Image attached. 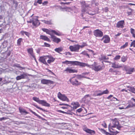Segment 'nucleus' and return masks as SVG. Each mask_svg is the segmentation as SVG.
I'll return each mask as SVG.
<instances>
[{
  "instance_id": "nucleus-1",
  "label": "nucleus",
  "mask_w": 135,
  "mask_h": 135,
  "mask_svg": "<svg viewBox=\"0 0 135 135\" xmlns=\"http://www.w3.org/2000/svg\"><path fill=\"white\" fill-rule=\"evenodd\" d=\"M109 124H111V128L116 127L119 130H120V128L122 127V126L119 125V122L116 118L113 119L112 123H110Z\"/></svg>"
},
{
  "instance_id": "nucleus-2",
  "label": "nucleus",
  "mask_w": 135,
  "mask_h": 135,
  "mask_svg": "<svg viewBox=\"0 0 135 135\" xmlns=\"http://www.w3.org/2000/svg\"><path fill=\"white\" fill-rule=\"evenodd\" d=\"M90 68H92L95 71H98L102 70L104 68V66H101L95 62L91 65H90Z\"/></svg>"
},
{
  "instance_id": "nucleus-3",
  "label": "nucleus",
  "mask_w": 135,
  "mask_h": 135,
  "mask_svg": "<svg viewBox=\"0 0 135 135\" xmlns=\"http://www.w3.org/2000/svg\"><path fill=\"white\" fill-rule=\"evenodd\" d=\"M33 99L38 103L39 104H41L43 106L49 107L50 104L47 103L45 100H40L39 98L36 97H33Z\"/></svg>"
},
{
  "instance_id": "nucleus-4",
  "label": "nucleus",
  "mask_w": 135,
  "mask_h": 135,
  "mask_svg": "<svg viewBox=\"0 0 135 135\" xmlns=\"http://www.w3.org/2000/svg\"><path fill=\"white\" fill-rule=\"evenodd\" d=\"M82 7V11L83 12H86V13H88L91 15H93L95 14L93 13H90L89 12L87 11V9L88 8L89 6L88 4H86L85 2L83 1L81 2Z\"/></svg>"
},
{
  "instance_id": "nucleus-5",
  "label": "nucleus",
  "mask_w": 135,
  "mask_h": 135,
  "mask_svg": "<svg viewBox=\"0 0 135 135\" xmlns=\"http://www.w3.org/2000/svg\"><path fill=\"white\" fill-rule=\"evenodd\" d=\"M38 17L37 16H32V25L36 27L38 26L40 23L38 20Z\"/></svg>"
},
{
  "instance_id": "nucleus-6",
  "label": "nucleus",
  "mask_w": 135,
  "mask_h": 135,
  "mask_svg": "<svg viewBox=\"0 0 135 135\" xmlns=\"http://www.w3.org/2000/svg\"><path fill=\"white\" fill-rule=\"evenodd\" d=\"M70 81L73 85L78 86L80 84V83L78 81L75 77H73L70 79Z\"/></svg>"
},
{
  "instance_id": "nucleus-7",
  "label": "nucleus",
  "mask_w": 135,
  "mask_h": 135,
  "mask_svg": "<svg viewBox=\"0 0 135 135\" xmlns=\"http://www.w3.org/2000/svg\"><path fill=\"white\" fill-rule=\"evenodd\" d=\"M58 97L60 99L64 101H69L68 99L64 95L62 94L59 92L57 94Z\"/></svg>"
},
{
  "instance_id": "nucleus-8",
  "label": "nucleus",
  "mask_w": 135,
  "mask_h": 135,
  "mask_svg": "<svg viewBox=\"0 0 135 135\" xmlns=\"http://www.w3.org/2000/svg\"><path fill=\"white\" fill-rule=\"evenodd\" d=\"M79 49V45H78L74 46H71L69 47V49L71 51L78 52Z\"/></svg>"
},
{
  "instance_id": "nucleus-9",
  "label": "nucleus",
  "mask_w": 135,
  "mask_h": 135,
  "mask_svg": "<svg viewBox=\"0 0 135 135\" xmlns=\"http://www.w3.org/2000/svg\"><path fill=\"white\" fill-rule=\"evenodd\" d=\"M47 59V55H46L40 57L38 59V60L40 62L43 63L46 65H48V64L46 61V60Z\"/></svg>"
},
{
  "instance_id": "nucleus-10",
  "label": "nucleus",
  "mask_w": 135,
  "mask_h": 135,
  "mask_svg": "<svg viewBox=\"0 0 135 135\" xmlns=\"http://www.w3.org/2000/svg\"><path fill=\"white\" fill-rule=\"evenodd\" d=\"M94 34L95 36L96 37H101L103 35V33L99 30H95L94 31Z\"/></svg>"
},
{
  "instance_id": "nucleus-11",
  "label": "nucleus",
  "mask_w": 135,
  "mask_h": 135,
  "mask_svg": "<svg viewBox=\"0 0 135 135\" xmlns=\"http://www.w3.org/2000/svg\"><path fill=\"white\" fill-rule=\"evenodd\" d=\"M110 38L107 35H105L101 39L102 41H103V42L105 43H109L110 41Z\"/></svg>"
},
{
  "instance_id": "nucleus-12",
  "label": "nucleus",
  "mask_w": 135,
  "mask_h": 135,
  "mask_svg": "<svg viewBox=\"0 0 135 135\" xmlns=\"http://www.w3.org/2000/svg\"><path fill=\"white\" fill-rule=\"evenodd\" d=\"M41 83L43 84H51L54 83V81L49 80L43 79L41 81Z\"/></svg>"
},
{
  "instance_id": "nucleus-13",
  "label": "nucleus",
  "mask_w": 135,
  "mask_h": 135,
  "mask_svg": "<svg viewBox=\"0 0 135 135\" xmlns=\"http://www.w3.org/2000/svg\"><path fill=\"white\" fill-rule=\"evenodd\" d=\"M124 20H121L118 21L116 24V27L118 28H123L124 27Z\"/></svg>"
},
{
  "instance_id": "nucleus-14",
  "label": "nucleus",
  "mask_w": 135,
  "mask_h": 135,
  "mask_svg": "<svg viewBox=\"0 0 135 135\" xmlns=\"http://www.w3.org/2000/svg\"><path fill=\"white\" fill-rule=\"evenodd\" d=\"M51 38L52 39V40L54 42L58 44L61 41L60 39L56 37L53 34L51 35Z\"/></svg>"
},
{
  "instance_id": "nucleus-15",
  "label": "nucleus",
  "mask_w": 135,
  "mask_h": 135,
  "mask_svg": "<svg viewBox=\"0 0 135 135\" xmlns=\"http://www.w3.org/2000/svg\"><path fill=\"white\" fill-rule=\"evenodd\" d=\"M76 65H79L82 67H85L87 66L88 67L90 68V65H88L87 64L78 61H76Z\"/></svg>"
},
{
  "instance_id": "nucleus-16",
  "label": "nucleus",
  "mask_w": 135,
  "mask_h": 135,
  "mask_svg": "<svg viewBox=\"0 0 135 135\" xmlns=\"http://www.w3.org/2000/svg\"><path fill=\"white\" fill-rule=\"evenodd\" d=\"M124 69L127 73L128 74H131L133 71L134 69L131 68L129 66H125Z\"/></svg>"
},
{
  "instance_id": "nucleus-17",
  "label": "nucleus",
  "mask_w": 135,
  "mask_h": 135,
  "mask_svg": "<svg viewBox=\"0 0 135 135\" xmlns=\"http://www.w3.org/2000/svg\"><path fill=\"white\" fill-rule=\"evenodd\" d=\"M64 71H66L67 73H77V71L74 69H73L72 68H67L66 69L64 70Z\"/></svg>"
},
{
  "instance_id": "nucleus-18",
  "label": "nucleus",
  "mask_w": 135,
  "mask_h": 135,
  "mask_svg": "<svg viewBox=\"0 0 135 135\" xmlns=\"http://www.w3.org/2000/svg\"><path fill=\"white\" fill-rule=\"evenodd\" d=\"M48 58L47 62L49 64L53 62L55 60V58L53 57L51 55H47V59Z\"/></svg>"
},
{
  "instance_id": "nucleus-19",
  "label": "nucleus",
  "mask_w": 135,
  "mask_h": 135,
  "mask_svg": "<svg viewBox=\"0 0 135 135\" xmlns=\"http://www.w3.org/2000/svg\"><path fill=\"white\" fill-rule=\"evenodd\" d=\"M27 75L25 74H21V75L18 76L16 78V80H18L26 78L27 77Z\"/></svg>"
},
{
  "instance_id": "nucleus-20",
  "label": "nucleus",
  "mask_w": 135,
  "mask_h": 135,
  "mask_svg": "<svg viewBox=\"0 0 135 135\" xmlns=\"http://www.w3.org/2000/svg\"><path fill=\"white\" fill-rule=\"evenodd\" d=\"M62 63L64 64H65L66 65L71 64L73 65H76V61H70L68 60H66L65 61L62 62Z\"/></svg>"
},
{
  "instance_id": "nucleus-21",
  "label": "nucleus",
  "mask_w": 135,
  "mask_h": 135,
  "mask_svg": "<svg viewBox=\"0 0 135 135\" xmlns=\"http://www.w3.org/2000/svg\"><path fill=\"white\" fill-rule=\"evenodd\" d=\"M19 110L20 112L21 113V114L24 115H26V114L28 113L26 112V110L23 108L20 107L19 108Z\"/></svg>"
},
{
  "instance_id": "nucleus-22",
  "label": "nucleus",
  "mask_w": 135,
  "mask_h": 135,
  "mask_svg": "<svg viewBox=\"0 0 135 135\" xmlns=\"http://www.w3.org/2000/svg\"><path fill=\"white\" fill-rule=\"evenodd\" d=\"M40 39L49 42H50L51 41L50 39L46 36L43 35H40Z\"/></svg>"
},
{
  "instance_id": "nucleus-23",
  "label": "nucleus",
  "mask_w": 135,
  "mask_h": 135,
  "mask_svg": "<svg viewBox=\"0 0 135 135\" xmlns=\"http://www.w3.org/2000/svg\"><path fill=\"white\" fill-rule=\"evenodd\" d=\"M73 106V109H76L79 106V103L78 102H72L71 104Z\"/></svg>"
},
{
  "instance_id": "nucleus-24",
  "label": "nucleus",
  "mask_w": 135,
  "mask_h": 135,
  "mask_svg": "<svg viewBox=\"0 0 135 135\" xmlns=\"http://www.w3.org/2000/svg\"><path fill=\"white\" fill-rule=\"evenodd\" d=\"M54 7H55L56 10L60 9V11H64V10L66 9L65 7H62L60 6L55 5Z\"/></svg>"
},
{
  "instance_id": "nucleus-25",
  "label": "nucleus",
  "mask_w": 135,
  "mask_h": 135,
  "mask_svg": "<svg viewBox=\"0 0 135 135\" xmlns=\"http://www.w3.org/2000/svg\"><path fill=\"white\" fill-rule=\"evenodd\" d=\"M88 97H90V95L89 94H87L85 95L83 98H82V100L85 103H86L88 102L87 98Z\"/></svg>"
},
{
  "instance_id": "nucleus-26",
  "label": "nucleus",
  "mask_w": 135,
  "mask_h": 135,
  "mask_svg": "<svg viewBox=\"0 0 135 135\" xmlns=\"http://www.w3.org/2000/svg\"><path fill=\"white\" fill-rule=\"evenodd\" d=\"M100 131L103 133H104L106 135H111L112 134L106 132L104 129L102 128H98Z\"/></svg>"
},
{
  "instance_id": "nucleus-27",
  "label": "nucleus",
  "mask_w": 135,
  "mask_h": 135,
  "mask_svg": "<svg viewBox=\"0 0 135 135\" xmlns=\"http://www.w3.org/2000/svg\"><path fill=\"white\" fill-rule=\"evenodd\" d=\"M42 30L44 32H46L47 34H48L50 35L51 36V35H52V34H51L50 33V32H51V30H49L48 29L45 28H42Z\"/></svg>"
},
{
  "instance_id": "nucleus-28",
  "label": "nucleus",
  "mask_w": 135,
  "mask_h": 135,
  "mask_svg": "<svg viewBox=\"0 0 135 135\" xmlns=\"http://www.w3.org/2000/svg\"><path fill=\"white\" fill-rule=\"evenodd\" d=\"M109 92L108 90L107 89H106L105 90H104L103 91H102V92L101 93H99L100 94H99L98 95H101L103 94H107L109 93Z\"/></svg>"
},
{
  "instance_id": "nucleus-29",
  "label": "nucleus",
  "mask_w": 135,
  "mask_h": 135,
  "mask_svg": "<svg viewBox=\"0 0 135 135\" xmlns=\"http://www.w3.org/2000/svg\"><path fill=\"white\" fill-rule=\"evenodd\" d=\"M63 50V48L60 47L55 49L54 50L56 52L60 53V52L62 51ZM60 54H61V53H60Z\"/></svg>"
},
{
  "instance_id": "nucleus-30",
  "label": "nucleus",
  "mask_w": 135,
  "mask_h": 135,
  "mask_svg": "<svg viewBox=\"0 0 135 135\" xmlns=\"http://www.w3.org/2000/svg\"><path fill=\"white\" fill-rule=\"evenodd\" d=\"M111 64L112 65V67L114 68H118L121 67V66H119L118 65L116 64L115 63L112 62Z\"/></svg>"
},
{
  "instance_id": "nucleus-31",
  "label": "nucleus",
  "mask_w": 135,
  "mask_h": 135,
  "mask_svg": "<svg viewBox=\"0 0 135 135\" xmlns=\"http://www.w3.org/2000/svg\"><path fill=\"white\" fill-rule=\"evenodd\" d=\"M86 131L88 133L91 134H95V132L93 130H92L89 129H87L86 130Z\"/></svg>"
},
{
  "instance_id": "nucleus-32",
  "label": "nucleus",
  "mask_w": 135,
  "mask_h": 135,
  "mask_svg": "<svg viewBox=\"0 0 135 135\" xmlns=\"http://www.w3.org/2000/svg\"><path fill=\"white\" fill-rule=\"evenodd\" d=\"M127 56H123L121 57V60L122 62H124L127 60Z\"/></svg>"
},
{
  "instance_id": "nucleus-33",
  "label": "nucleus",
  "mask_w": 135,
  "mask_h": 135,
  "mask_svg": "<svg viewBox=\"0 0 135 135\" xmlns=\"http://www.w3.org/2000/svg\"><path fill=\"white\" fill-rule=\"evenodd\" d=\"M23 41V39L22 38H19L17 40V45L20 46L21 45V42Z\"/></svg>"
},
{
  "instance_id": "nucleus-34",
  "label": "nucleus",
  "mask_w": 135,
  "mask_h": 135,
  "mask_svg": "<svg viewBox=\"0 0 135 135\" xmlns=\"http://www.w3.org/2000/svg\"><path fill=\"white\" fill-rule=\"evenodd\" d=\"M109 59V57H106V56H105L104 55H101V57L100 58H99V60H108Z\"/></svg>"
},
{
  "instance_id": "nucleus-35",
  "label": "nucleus",
  "mask_w": 135,
  "mask_h": 135,
  "mask_svg": "<svg viewBox=\"0 0 135 135\" xmlns=\"http://www.w3.org/2000/svg\"><path fill=\"white\" fill-rule=\"evenodd\" d=\"M132 35V36L134 37H135V31L132 28L130 29Z\"/></svg>"
},
{
  "instance_id": "nucleus-36",
  "label": "nucleus",
  "mask_w": 135,
  "mask_h": 135,
  "mask_svg": "<svg viewBox=\"0 0 135 135\" xmlns=\"http://www.w3.org/2000/svg\"><path fill=\"white\" fill-rule=\"evenodd\" d=\"M110 126H111V124H109L108 126V129L109 131L112 133V134H113V129L112 128H111Z\"/></svg>"
},
{
  "instance_id": "nucleus-37",
  "label": "nucleus",
  "mask_w": 135,
  "mask_h": 135,
  "mask_svg": "<svg viewBox=\"0 0 135 135\" xmlns=\"http://www.w3.org/2000/svg\"><path fill=\"white\" fill-rule=\"evenodd\" d=\"M28 52L31 55L33 56V50L32 48H30L28 49Z\"/></svg>"
},
{
  "instance_id": "nucleus-38",
  "label": "nucleus",
  "mask_w": 135,
  "mask_h": 135,
  "mask_svg": "<svg viewBox=\"0 0 135 135\" xmlns=\"http://www.w3.org/2000/svg\"><path fill=\"white\" fill-rule=\"evenodd\" d=\"M21 33L22 35H24V34H25L27 36H29L30 35V33L29 32H27L26 31H21Z\"/></svg>"
},
{
  "instance_id": "nucleus-39",
  "label": "nucleus",
  "mask_w": 135,
  "mask_h": 135,
  "mask_svg": "<svg viewBox=\"0 0 135 135\" xmlns=\"http://www.w3.org/2000/svg\"><path fill=\"white\" fill-rule=\"evenodd\" d=\"M82 110L83 109L81 108L79 109L76 110V113H74V114L75 115H78L77 114V113H80L82 111Z\"/></svg>"
},
{
  "instance_id": "nucleus-40",
  "label": "nucleus",
  "mask_w": 135,
  "mask_h": 135,
  "mask_svg": "<svg viewBox=\"0 0 135 135\" xmlns=\"http://www.w3.org/2000/svg\"><path fill=\"white\" fill-rule=\"evenodd\" d=\"M34 106L36 108H37L38 109H40V110H42V111H43L44 112H45V111L46 112H47V111L43 109L42 108L38 107L37 105H34Z\"/></svg>"
},
{
  "instance_id": "nucleus-41",
  "label": "nucleus",
  "mask_w": 135,
  "mask_h": 135,
  "mask_svg": "<svg viewBox=\"0 0 135 135\" xmlns=\"http://www.w3.org/2000/svg\"><path fill=\"white\" fill-rule=\"evenodd\" d=\"M87 44L86 43L83 42L81 45H79V47L80 48L81 47V48H83L85 46H87Z\"/></svg>"
},
{
  "instance_id": "nucleus-42",
  "label": "nucleus",
  "mask_w": 135,
  "mask_h": 135,
  "mask_svg": "<svg viewBox=\"0 0 135 135\" xmlns=\"http://www.w3.org/2000/svg\"><path fill=\"white\" fill-rule=\"evenodd\" d=\"M128 42H126L125 43V44L123 45L120 48V49H124V48H125L128 45Z\"/></svg>"
},
{
  "instance_id": "nucleus-43",
  "label": "nucleus",
  "mask_w": 135,
  "mask_h": 135,
  "mask_svg": "<svg viewBox=\"0 0 135 135\" xmlns=\"http://www.w3.org/2000/svg\"><path fill=\"white\" fill-rule=\"evenodd\" d=\"M57 111L59 112L62 113L64 114H70V115L72 114L70 113H68L67 112H65L62 111L61 110H57Z\"/></svg>"
},
{
  "instance_id": "nucleus-44",
  "label": "nucleus",
  "mask_w": 135,
  "mask_h": 135,
  "mask_svg": "<svg viewBox=\"0 0 135 135\" xmlns=\"http://www.w3.org/2000/svg\"><path fill=\"white\" fill-rule=\"evenodd\" d=\"M51 32L54 33L55 35H57L60 36L61 35V34L59 33L56 32L55 30H51Z\"/></svg>"
},
{
  "instance_id": "nucleus-45",
  "label": "nucleus",
  "mask_w": 135,
  "mask_h": 135,
  "mask_svg": "<svg viewBox=\"0 0 135 135\" xmlns=\"http://www.w3.org/2000/svg\"><path fill=\"white\" fill-rule=\"evenodd\" d=\"M129 90L132 93L135 94V88H134L133 87H130V89Z\"/></svg>"
},
{
  "instance_id": "nucleus-46",
  "label": "nucleus",
  "mask_w": 135,
  "mask_h": 135,
  "mask_svg": "<svg viewBox=\"0 0 135 135\" xmlns=\"http://www.w3.org/2000/svg\"><path fill=\"white\" fill-rule=\"evenodd\" d=\"M33 15L31 16L30 17V18H30V20L29 21H27V22L28 23H32V16Z\"/></svg>"
},
{
  "instance_id": "nucleus-47",
  "label": "nucleus",
  "mask_w": 135,
  "mask_h": 135,
  "mask_svg": "<svg viewBox=\"0 0 135 135\" xmlns=\"http://www.w3.org/2000/svg\"><path fill=\"white\" fill-rule=\"evenodd\" d=\"M30 112H32V113H33L35 115V116H37L38 117V116H39V115H38V114H37L35 112H33L32 110H31V109H30Z\"/></svg>"
},
{
  "instance_id": "nucleus-48",
  "label": "nucleus",
  "mask_w": 135,
  "mask_h": 135,
  "mask_svg": "<svg viewBox=\"0 0 135 135\" xmlns=\"http://www.w3.org/2000/svg\"><path fill=\"white\" fill-rule=\"evenodd\" d=\"M30 112H32V113H33L35 115V116H37L38 117V116H39V115H38V114H37L35 112H33L32 110H31V109H30Z\"/></svg>"
},
{
  "instance_id": "nucleus-49",
  "label": "nucleus",
  "mask_w": 135,
  "mask_h": 135,
  "mask_svg": "<svg viewBox=\"0 0 135 135\" xmlns=\"http://www.w3.org/2000/svg\"><path fill=\"white\" fill-rule=\"evenodd\" d=\"M120 55H118L116 56L114 58V59L115 60H118L120 59Z\"/></svg>"
},
{
  "instance_id": "nucleus-50",
  "label": "nucleus",
  "mask_w": 135,
  "mask_h": 135,
  "mask_svg": "<svg viewBox=\"0 0 135 135\" xmlns=\"http://www.w3.org/2000/svg\"><path fill=\"white\" fill-rule=\"evenodd\" d=\"M11 54V52L10 51H7V52H6L5 54H6L7 55L6 56V57H7L8 56H9Z\"/></svg>"
},
{
  "instance_id": "nucleus-51",
  "label": "nucleus",
  "mask_w": 135,
  "mask_h": 135,
  "mask_svg": "<svg viewBox=\"0 0 135 135\" xmlns=\"http://www.w3.org/2000/svg\"><path fill=\"white\" fill-rule=\"evenodd\" d=\"M14 66H15L17 67L18 68H21V69H23V68L22 67H21L20 66V65L19 64H15V65H14Z\"/></svg>"
},
{
  "instance_id": "nucleus-52",
  "label": "nucleus",
  "mask_w": 135,
  "mask_h": 135,
  "mask_svg": "<svg viewBox=\"0 0 135 135\" xmlns=\"http://www.w3.org/2000/svg\"><path fill=\"white\" fill-rule=\"evenodd\" d=\"M129 103L130 104V107H135V103H134L132 102H131Z\"/></svg>"
},
{
  "instance_id": "nucleus-53",
  "label": "nucleus",
  "mask_w": 135,
  "mask_h": 135,
  "mask_svg": "<svg viewBox=\"0 0 135 135\" xmlns=\"http://www.w3.org/2000/svg\"><path fill=\"white\" fill-rule=\"evenodd\" d=\"M102 125L105 128L107 127V125L106 124L105 122L104 121L103 122V123L102 124Z\"/></svg>"
},
{
  "instance_id": "nucleus-54",
  "label": "nucleus",
  "mask_w": 135,
  "mask_h": 135,
  "mask_svg": "<svg viewBox=\"0 0 135 135\" xmlns=\"http://www.w3.org/2000/svg\"><path fill=\"white\" fill-rule=\"evenodd\" d=\"M75 78H76V79H80L84 77V76L81 75H78L77 76L75 77Z\"/></svg>"
},
{
  "instance_id": "nucleus-55",
  "label": "nucleus",
  "mask_w": 135,
  "mask_h": 135,
  "mask_svg": "<svg viewBox=\"0 0 135 135\" xmlns=\"http://www.w3.org/2000/svg\"><path fill=\"white\" fill-rule=\"evenodd\" d=\"M119 132L117 131H113V133L111 134H112L111 135H116L117 134L119 133Z\"/></svg>"
},
{
  "instance_id": "nucleus-56",
  "label": "nucleus",
  "mask_w": 135,
  "mask_h": 135,
  "mask_svg": "<svg viewBox=\"0 0 135 135\" xmlns=\"http://www.w3.org/2000/svg\"><path fill=\"white\" fill-rule=\"evenodd\" d=\"M44 44L45 45L44 46H45L46 47H50V45L48 43H47L46 42H45L44 43Z\"/></svg>"
},
{
  "instance_id": "nucleus-57",
  "label": "nucleus",
  "mask_w": 135,
  "mask_h": 135,
  "mask_svg": "<svg viewBox=\"0 0 135 135\" xmlns=\"http://www.w3.org/2000/svg\"><path fill=\"white\" fill-rule=\"evenodd\" d=\"M44 22L46 24H51V22L49 21L44 20Z\"/></svg>"
},
{
  "instance_id": "nucleus-58",
  "label": "nucleus",
  "mask_w": 135,
  "mask_h": 135,
  "mask_svg": "<svg viewBox=\"0 0 135 135\" xmlns=\"http://www.w3.org/2000/svg\"><path fill=\"white\" fill-rule=\"evenodd\" d=\"M99 94H100L99 93H97L96 91H95L94 93L93 94V96H100V95H98Z\"/></svg>"
},
{
  "instance_id": "nucleus-59",
  "label": "nucleus",
  "mask_w": 135,
  "mask_h": 135,
  "mask_svg": "<svg viewBox=\"0 0 135 135\" xmlns=\"http://www.w3.org/2000/svg\"><path fill=\"white\" fill-rule=\"evenodd\" d=\"M59 105H66L67 106L70 107V105H69L68 104H63V103H60L59 104Z\"/></svg>"
},
{
  "instance_id": "nucleus-60",
  "label": "nucleus",
  "mask_w": 135,
  "mask_h": 135,
  "mask_svg": "<svg viewBox=\"0 0 135 135\" xmlns=\"http://www.w3.org/2000/svg\"><path fill=\"white\" fill-rule=\"evenodd\" d=\"M88 52L87 51H84L82 52L81 53V54H83L84 55H85L87 53V52Z\"/></svg>"
},
{
  "instance_id": "nucleus-61",
  "label": "nucleus",
  "mask_w": 135,
  "mask_h": 135,
  "mask_svg": "<svg viewBox=\"0 0 135 135\" xmlns=\"http://www.w3.org/2000/svg\"><path fill=\"white\" fill-rule=\"evenodd\" d=\"M87 50L89 52H91L93 55H94V51L93 50L88 49H87Z\"/></svg>"
},
{
  "instance_id": "nucleus-62",
  "label": "nucleus",
  "mask_w": 135,
  "mask_h": 135,
  "mask_svg": "<svg viewBox=\"0 0 135 135\" xmlns=\"http://www.w3.org/2000/svg\"><path fill=\"white\" fill-rule=\"evenodd\" d=\"M42 3V0H38L36 3H38L39 4H41Z\"/></svg>"
},
{
  "instance_id": "nucleus-63",
  "label": "nucleus",
  "mask_w": 135,
  "mask_h": 135,
  "mask_svg": "<svg viewBox=\"0 0 135 135\" xmlns=\"http://www.w3.org/2000/svg\"><path fill=\"white\" fill-rule=\"evenodd\" d=\"M6 119V118L4 117H3L1 118H0V120L1 121H2L3 120H5Z\"/></svg>"
},
{
  "instance_id": "nucleus-64",
  "label": "nucleus",
  "mask_w": 135,
  "mask_h": 135,
  "mask_svg": "<svg viewBox=\"0 0 135 135\" xmlns=\"http://www.w3.org/2000/svg\"><path fill=\"white\" fill-rule=\"evenodd\" d=\"M109 72H115V71L113 70V69L112 68H110L109 70Z\"/></svg>"
}]
</instances>
